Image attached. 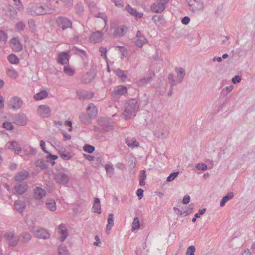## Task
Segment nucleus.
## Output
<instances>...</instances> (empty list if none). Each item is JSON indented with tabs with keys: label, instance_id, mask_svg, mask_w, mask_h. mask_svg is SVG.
Returning a JSON list of instances; mask_svg holds the SVG:
<instances>
[{
	"label": "nucleus",
	"instance_id": "obj_1",
	"mask_svg": "<svg viewBox=\"0 0 255 255\" xmlns=\"http://www.w3.org/2000/svg\"><path fill=\"white\" fill-rule=\"evenodd\" d=\"M139 104L136 99H130L125 102L124 110L121 114L124 119H129L136 115L138 111Z\"/></svg>",
	"mask_w": 255,
	"mask_h": 255
},
{
	"label": "nucleus",
	"instance_id": "obj_2",
	"mask_svg": "<svg viewBox=\"0 0 255 255\" xmlns=\"http://www.w3.org/2000/svg\"><path fill=\"white\" fill-rule=\"evenodd\" d=\"M55 10L53 8L44 6L40 2H32L28 5L27 13L32 16L51 14Z\"/></svg>",
	"mask_w": 255,
	"mask_h": 255
},
{
	"label": "nucleus",
	"instance_id": "obj_3",
	"mask_svg": "<svg viewBox=\"0 0 255 255\" xmlns=\"http://www.w3.org/2000/svg\"><path fill=\"white\" fill-rule=\"evenodd\" d=\"M188 3L190 10L194 13L202 11L205 8L203 0H188Z\"/></svg>",
	"mask_w": 255,
	"mask_h": 255
},
{
	"label": "nucleus",
	"instance_id": "obj_4",
	"mask_svg": "<svg viewBox=\"0 0 255 255\" xmlns=\"http://www.w3.org/2000/svg\"><path fill=\"white\" fill-rule=\"evenodd\" d=\"M31 232L35 237L39 239H47L50 236L49 232L46 229L40 227H33Z\"/></svg>",
	"mask_w": 255,
	"mask_h": 255
},
{
	"label": "nucleus",
	"instance_id": "obj_5",
	"mask_svg": "<svg viewBox=\"0 0 255 255\" xmlns=\"http://www.w3.org/2000/svg\"><path fill=\"white\" fill-rule=\"evenodd\" d=\"M56 22L58 26L63 30L68 28H72V23L68 18L65 17H59L56 20Z\"/></svg>",
	"mask_w": 255,
	"mask_h": 255
},
{
	"label": "nucleus",
	"instance_id": "obj_6",
	"mask_svg": "<svg viewBox=\"0 0 255 255\" xmlns=\"http://www.w3.org/2000/svg\"><path fill=\"white\" fill-rule=\"evenodd\" d=\"M51 113V108L47 105H40L37 107V113L41 117L48 118L50 116Z\"/></svg>",
	"mask_w": 255,
	"mask_h": 255
},
{
	"label": "nucleus",
	"instance_id": "obj_7",
	"mask_svg": "<svg viewBox=\"0 0 255 255\" xmlns=\"http://www.w3.org/2000/svg\"><path fill=\"white\" fill-rule=\"evenodd\" d=\"M22 99L16 96L11 98L8 103V107L10 109L18 110L20 109L22 105Z\"/></svg>",
	"mask_w": 255,
	"mask_h": 255
},
{
	"label": "nucleus",
	"instance_id": "obj_8",
	"mask_svg": "<svg viewBox=\"0 0 255 255\" xmlns=\"http://www.w3.org/2000/svg\"><path fill=\"white\" fill-rule=\"evenodd\" d=\"M12 120L13 122L18 125L25 126L27 124L28 118L25 114L19 113L15 115Z\"/></svg>",
	"mask_w": 255,
	"mask_h": 255
},
{
	"label": "nucleus",
	"instance_id": "obj_9",
	"mask_svg": "<svg viewBox=\"0 0 255 255\" xmlns=\"http://www.w3.org/2000/svg\"><path fill=\"white\" fill-rule=\"evenodd\" d=\"M134 42L137 47H142L144 44L148 42V41L141 31H138L134 39Z\"/></svg>",
	"mask_w": 255,
	"mask_h": 255
},
{
	"label": "nucleus",
	"instance_id": "obj_10",
	"mask_svg": "<svg viewBox=\"0 0 255 255\" xmlns=\"http://www.w3.org/2000/svg\"><path fill=\"white\" fill-rule=\"evenodd\" d=\"M9 45L12 50L18 52L22 50L23 46L17 37H13L9 41Z\"/></svg>",
	"mask_w": 255,
	"mask_h": 255
},
{
	"label": "nucleus",
	"instance_id": "obj_11",
	"mask_svg": "<svg viewBox=\"0 0 255 255\" xmlns=\"http://www.w3.org/2000/svg\"><path fill=\"white\" fill-rule=\"evenodd\" d=\"M5 237L10 246H15L18 242L19 237L15 236L12 232H9L5 234Z\"/></svg>",
	"mask_w": 255,
	"mask_h": 255
},
{
	"label": "nucleus",
	"instance_id": "obj_12",
	"mask_svg": "<svg viewBox=\"0 0 255 255\" xmlns=\"http://www.w3.org/2000/svg\"><path fill=\"white\" fill-rule=\"evenodd\" d=\"M88 6L89 7L90 12L92 14H94L95 17L102 18L104 21L105 26H106L107 25L108 21L106 15L102 12H99L98 13L94 14L95 10L97 9V7L95 6L94 2H89V3L88 4Z\"/></svg>",
	"mask_w": 255,
	"mask_h": 255
},
{
	"label": "nucleus",
	"instance_id": "obj_13",
	"mask_svg": "<svg viewBox=\"0 0 255 255\" xmlns=\"http://www.w3.org/2000/svg\"><path fill=\"white\" fill-rule=\"evenodd\" d=\"M55 179L58 184L63 185L67 184L69 180L68 176L63 172H59L56 174Z\"/></svg>",
	"mask_w": 255,
	"mask_h": 255
},
{
	"label": "nucleus",
	"instance_id": "obj_14",
	"mask_svg": "<svg viewBox=\"0 0 255 255\" xmlns=\"http://www.w3.org/2000/svg\"><path fill=\"white\" fill-rule=\"evenodd\" d=\"M103 35L104 34L101 31L93 32L89 37V41L93 43H99L102 41Z\"/></svg>",
	"mask_w": 255,
	"mask_h": 255
},
{
	"label": "nucleus",
	"instance_id": "obj_15",
	"mask_svg": "<svg viewBox=\"0 0 255 255\" xmlns=\"http://www.w3.org/2000/svg\"><path fill=\"white\" fill-rule=\"evenodd\" d=\"M58 233L59 239L61 242H63L68 236V231L64 224H61L58 227Z\"/></svg>",
	"mask_w": 255,
	"mask_h": 255
},
{
	"label": "nucleus",
	"instance_id": "obj_16",
	"mask_svg": "<svg viewBox=\"0 0 255 255\" xmlns=\"http://www.w3.org/2000/svg\"><path fill=\"white\" fill-rule=\"evenodd\" d=\"M128 92L127 88L124 85H118L114 88L112 92V95L113 97L122 95Z\"/></svg>",
	"mask_w": 255,
	"mask_h": 255
},
{
	"label": "nucleus",
	"instance_id": "obj_17",
	"mask_svg": "<svg viewBox=\"0 0 255 255\" xmlns=\"http://www.w3.org/2000/svg\"><path fill=\"white\" fill-rule=\"evenodd\" d=\"M152 12L156 13H161L165 9V4L158 2L152 4L150 6Z\"/></svg>",
	"mask_w": 255,
	"mask_h": 255
},
{
	"label": "nucleus",
	"instance_id": "obj_18",
	"mask_svg": "<svg viewBox=\"0 0 255 255\" xmlns=\"http://www.w3.org/2000/svg\"><path fill=\"white\" fill-rule=\"evenodd\" d=\"M128 30V28L124 25H121L117 27L114 31L113 35L115 37H121L125 35Z\"/></svg>",
	"mask_w": 255,
	"mask_h": 255
},
{
	"label": "nucleus",
	"instance_id": "obj_19",
	"mask_svg": "<svg viewBox=\"0 0 255 255\" xmlns=\"http://www.w3.org/2000/svg\"><path fill=\"white\" fill-rule=\"evenodd\" d=\"M69 52H61L59 53L57 62L62 65H65L69 62L70 56Z\"/></svg>",
	"mask_w": 255,
	"mask_h": 255
},
{
	"label": "nucleus",
	"instance_id": "obj_20",
	"mask_svg": "<svg viewBox=\"0 0 255 255\" xmlns=\"http://www.w3.org/2000/svg\"><path fill=\"white\" fill-rule=\"evenodd\" d=\"M5 147L8 149L14 151L17 154H19L21 151L20 147L16 141H12L7 143L6 144Z\"/></svg>",
	"mask_w": 255,
	"mask_h": 255
},
{
	"label": "nucleus",
	"instance_id": "obj_21",
	"mask_svg": "<svg viewBox=\"0 0 255 255\" xmlns=\"http://www.w3.org/2000/svg\"><path fill=\"white\" fill-rule=\"evenodd\" d=\"M87 112L90 118L95 117L97 115V110L96 106L93 103L89 104L87 108Z\"/></svg>",
	"mask_w": 255,
	"mask_h": 255
},
{
	"label": "nucleus",
	"instance_id": "obj_22",
	"mask_svg": "<svg viewBox=\"0 0 255 255\" xmlns=\"http://www.w3.org/2000/svg\"><path fill=\"white\" fill-rule=\"evenodd\" d=\"M125 8L131 15L134 16L136 19L140 18L143 16V13L138 12L135 9L132 8L129 5H127Z\"/></svg>",
	"mask_w": 255,
	"mask_h": 255
},
{
	"label": "nucleus",
	"instance_id": "obj_23",
	"mask_svg": "<svg viewBox=\"0 0 255 255\" xmlns=\"http://www.w3.org/2000/svg\"><path fill=\"white\" fill-rule=\"evenodd\" d=\"M46 195V191L40 187H36L34 190V197L40 200Z\"/></svg>",
	"mask_w": 255,
	"mask_h": 255
},
{
	"label": "nucleus",
	"instance_id": "obj_24",
	"mask_svg": "<svg viewBox=\"0 0 255 255\" xmlns=\"http://www.w3.org/2000/svg\"><path fill=\"white\" fill-rule=\"evenodd\" d=\"M46 208L51 212H54L57 209L56 204L54 200L47 199L45 201Z\"/></svg>",
	"mask_w": 255,
	"mask_h": 255
},
{
	"label": "nucleus",
	"instance_id": "obj_25",
	"mask_svg": "<svg viewBox=\"0 0 255 255\" xmlns=\"http://www.w3.org/2000/svg\"><path fill=\"white\" fill-rule=\"evenodd\" d=\"M27 186L24 182L17 183L15 186V189L19 194H23L27 190Z\"/></svg>",
	"mask_w": 255,
	"mask_h": 255
},
{
	"label": "nucleus",
	"instance_id": "obj_26",
	"mask_svg": "<svg viewBox=\"0 0 255 255\" xmlns=\"http://www.w3.org/2000/svg\"><path fill=\"white\" fill-rule=\"evenodd\" d=\"M126 143L131 148L137 147L139 146L138 142L134 137H127L126 139Z\"/></svg>",
	"mask_w": 255,
	"mask_h": 255
},
{
	"label": "nucleus",
	"instance_id": "obj_27",
	"mask_svg": "<svg viewBox=\"0 0 255 255\" xmlns=\"http://www.w3.org/2000/svg\"><path fill=\"white\" fill-rule=\"evenodd\" d=\"M176 71L177 73V82L178 83H180L183 81L184 77L185 75V71L182 68H176Z\"/></svg>",
	"mask_w": 255,
	"mask_h": 255
},
{
	"label": "nucleus",
	"instance_id": "obj_28",
	"mask_svg": "<svg viewBox=\"0 0 255 255\" xmlns=\"http://www.w3.org/2000/svg\"><path fill=\"white\" fill-rule=\"evenodd\" d=\"M15 209L18 212H23L26 207L25 203L21 200H16L14 203Z\"/></svg>",
	"mask_w": 255,
	"mask_h": 255
},
{
	"label": "nucleus",
	"instance_id": "obj_29",
	"mask_svg": "<svg viewBox=\"0 0 255 255\" xmlns=\"http://www.w3.org/2000/svg\"><path fill=\"white\" fill-rule=\"evenodd\" d=\"M28 176V173L26 171H22L17 173L15 176L16 181L20 183L23 180H24Z\"/></svg>",
	"mask_w": 255,
	"mask_h": 255
},
{
	"label": "nucleus",
	"instance_id": "obj_30",
	"mask_svg": "<svg viewBox=\"0 0 255 255\" xmlns=\"http://www.w3.org/2000/svg\"><path fill=\"white\" fill-rule=\"evenodd\" d=\"M92 209L95 213L98 214L101 213L100 201L99 198H96L94 199Z\"/></svg>",
	"mask_w": 255,
	"mask_h": 255
},
{
	"label": "nucleus",
	"instance_id": "obj_31",
	"mask_svg": "<svg viewBox=\"0 0 255 255\" xmlns=\"http://www.w3.org/2000/svg\"><path fill=\"white\" fill-rule=\"evenodd\" d=\"M156 135L159 138H166L168 135V130L167 128H162L159 129L156 132Z\"/></svg>",
	"mask_w": 255,
	"mask_h": 255
},
{
	"label": "nucleus",
	"instance_id": "obj_32",
	"mask_svg": "<svg viewBox=\"0 0 255 255\" xmlns=\"http://www.w3.org/2000/svg\"><path fill=\"white\" fill-rule=\"evenodd\" d=\"M8 13L11 20H14L16 19L17 16V12L16 10L12 5H9L8 9Z\"/></svg>",
	"mask_w": 255,
	"mask_h": 255
},
{
	"label": "nucleus",
	"instance_id": "obj_33",
	"mask_svg": "<svg viewBox=\"0 0 255 255\" xmlns=\"http://www.w3.org/2000/svg\"><path fill=\"white\" fill-rule=\"evenodd\" d=\"M48 96V93L45 90H42L40 92L36 93L34 96V98L35 100H41L46 98Z\"/></svg>",
	"mask_w": 255,
	"mask_h": 255
},
{
	"label": "nucleus",
	"instance_id": "obj_34",
	"mask_svg": "<svg viewBox=\"0 0 255 255\" xmlns=\"http://www.w3.org/2000/svg\"><path fill=\"white\" fill-rule=\"evenodd\" d=\"M55 3L60 6L70 7L73 4V0H56Z\"/></svg>",
	"mask_w": 255,
	"mask_h": 255
},
{
	"label": "nucleus",
	"instance_id": "obj_35",
	"mask_svg": "<svg viewBox=\"0 0 255 255\" xmlns=\"http://www.w3.org/2000/svg\"><path fill=\"white\" fill-rule=\"evenodd\" d=\"M59 255H70V253L67 247L63 245H60L58 248Z\"/></svg>",
	"mask_w": 255,
	"mask_h": 255
},
{
	"label": "nucleus",
	"instance_id": "obj_36",
	"mask_svg": "<svg viewBox=\"0 0 255 255\" xmlns=\"http://www.w3.org/2000/svg\"><path fill=\"white\" fill-rule=\"evenodd\" d=\"M153 21L157 26L163 24L164 23V19L161 15H154L152 18Z\"/></svg>",
	"mask_w": 255,
	"mask_h": 255
},
{
	"label": "nucleus",
	"instance_id": "obj_37",
	"mask_svg": "<svg viewBox=\"0 0 255 255\" xmlns=\"http://www.w3.org/2000/svg\"><path fill=\"white\" fill-rule=\"evenodd\" d=\"M7 74L13 79L16 78L18 76V72L12 66L7 68Z\"/></svg>",
	"mask_w": 255,
	"mask_h": 255
},
{
	"label": "nucleus",
	"instance_id": "obj_38",
	"mask_svg": "<svg viewBox=\"0 0 255 255\" xmlns=\"http://www.w3.org/2000/svg\"><path fill=\"white\" fill-rule=\"evenodd\" d=\"M233 196L232 192H229L226 196L223 197L220 203V206H224L227 202L233 198Z\"/></svg>",
	"mask_w": 255,
	"mask_h": 255
},
{
	"label": "nucleus",
	"instance_id": "obj_39",
	"mask_svg": "<svg viewBox=\"0 0 255 255\" xmlns=\"http://www.w3.org/2000/svg\"><path fill=\"white\" fill-rule=\"evenodd\" d=\"M75 13L77 15L80 16L83 15L84 12V6L82 3H78L75 7Z\"/></svg>",
	"mask_w": 255,
	"mask_h": 255
},
{
	"label": "nucleus",
	"instance_id": "obj_40",
	"mask_svg": "<svg viewBox=\"0 0 255 255\" xmlns=\"http://www.w3.org/2000/svg\"><path fill=\"white\" fill-rule=\"evenodd\" d=\"M113 71L123 81H125L127 78L126 74L123 70L118 68L114 69Z\"/></svg>",
	"mask_w": 255,
	"mask_h": 255
},
{
	"label": "nucleus",
	"instance_id": "obj_41",
	"mask_svg": "<svg viewBox=\"0 0 255 255\" xmlns=\"http://www.w3.org/2000/svg\"><path fill=\"white\" fill-rule=\"evenodd\" d=\"M105 168L107 175L109 177H112L114 174V168L112 164H105Z\"/></svg>",
	"mask_w": 255,
	"mask_h": 255
},
{
	"label": "nucleus",
	"instance_id": "obj_42",
	"mask_svg": "<svg viewBox=\"0 0 255 255\" xmlns=\"http://www.w3.org/2000/svg\"><path fill=\"white\" fill-rule=\"evenodd\" d=\"M151 77H144L137 82V84L139 86H142L147 85L149 83L151 80Z\"/></svg>",
	"mask_w": 255,
	"mask_h": 255
},
{
	"label": "nucleus",
	"instance_id": "obj_43",
	"mask_svg": "<svg viewBox=\"0 0 255 255\" xmlns=\"http://www.w3.org/2000/svg\"><path fill=\"white\" fill-rule=\"evenodd\" d=\"M9 62L13 64H17L19 62V59L15 54H11L7 57Z\"/></svg>",
	"mask_w": 255,
	"mask_h": 255
},
{
	"label": "nucleus",
	"instance_id": "obj_44",
	"mask_svg": "<svg viewBox=\"0 0 255 255\" xmlns=\"http://www.w3.org/2000/svg\"><path fill=\"white\" fill-rule=\"evenodd\" d=\"M140 226L139 220L138 217H135L133 219V221L132 223V230L134 231L139 228Z\"/></svg>",
	"mask_w": 255,
	"mask_h": 255
},
{
	"label": "nucleus",
	"instance_id": "obj_45",
	"mask_svg": "<svg viewBox=\"0 0 255 255\" xmlns=\"http://www.w3.org/2000/svg\"><path fill=\"white\" fill-rule=\"evenodd\" d=\"M107 125L106 123L103 124L104 129L105 131H109L112 129L113 122L111 120H108Z\"/></svg>",
	"mask_w": 255,
	"mask_h": 255
},
{
	"label": "nucleus",
	"instance_id": "obj_46",
	"mask_svg": "<svg viewBox=\"0 0 255 255\" xmlns=\"http://www.w3.org/2000/svg\"><path fill=\"white\" fill-rule=\"evenodd\" d=\"M29 30L31 32H35L36 31V27L35 21L33 19H29L28 22Z\"/></svg>",
	"mask_w": 255,
	"mask_h": 255
},
{
	"label": "nucleus",
	"instance_id": "obj_47",
	"mask_svg": "<svg viewBox=\"0 0 255 255\" xmlns=\"http://www.w3.org/2000/svg\"><path fill=\"white\" fill-rule=\"evenodd\" d=\"M64 72L68 76H72L74 73V69L69 65L64 66Z\"/></svg>",
	"mask_w": 255,
	"mask_h": 255
},
{
	"label": "nucleus",
	"instance_id": "obj_48",
	"mask_svg": "<svg viewBox=\"0 0 255 255\" xmlns=\"http://www.w3.org/2000/svg\"><path fill=\"white\" fill-rule=\"evenodd\" d=\"M21 237L22 238V241L23 242H27L29 241L31 238L30 234L27 232L23 233L21 235Z\"/></svg>",
	"mask_w": 255,
	"mask_h": 255
},
{
	"label": "nucleus",
	"instance_id": "obj_49",
	"mask_svg": "<svg viewBox=\"0 0 255 255\" xmlns=\"http://www.w3.org/2000/svg\"><path fill=\"white\" fill-rule=\"evenodd\" d=\"M8 39V35L4 31L0 30V42H6Z\"/></svg>",
	"mask_w": 255,
	"mask_h": 255
},
{
	"label": "nucleus",
	"instance_id": "obj_50",
	"mask_svg": "<svg viewBox=\"0 0 255 255\" xmlns=\"http://www.w3.org/2000/svg\"><path fill=\"white\" fill-rule=\"evenodd\" d=\"M25 27V24L24 22L20 21L18 22L15 28L16 31L18 32H20L24 29Z\"/></svg>",
	"mask_w": 255,
	"mask_h": 255
},
{
	"label": "nucleus",
	"instance_id": "obj_51",
	"mask_svg": "<svg viewBox=\"0 0 255 255\" xmlns=\"http://www.w3.org/2000/svg\"><path fill=\"white\" fill-rule=\"evenodd\" d=\"M95 148L92 145L86 144L83 147V150L88 153H91L94 151Z\"/></svg>",
	"mask_w": 255,
	"mask_h": 255
},
{
	"label": "nucleus",
	"instance_id": "obj_52",
	"mask_svg": "<svg viewBox=\"0 0 255 255\" xmlns=\"http://www.w3.org/2000/svg\"><path fill=\"white\" fill-rule=\"evenodd\" d=\"M195 251L194 246L192 245L188 247L186 250V255H194Z\"/></svg>",
	"mask_w": 255,
	"mask_h": 255
},
{
	"label": "nucleus",
	"instance_id": "obj_53",
	"mask_svg": "<svg viewBox=\"0 0 255 255\" xmlns=\"http://www.w3.org/2000/svg\"><path fill=\"white\" fill-rule=\"evenodd\" d=\"M179 172H175L171 173L167 178V182H171L173 181L176 177H177Z\"/></svg>",
	"mask_w": 255,
	"mask_h": 255
},
{
	"label": "nucleus",
	"instance_id": "obj_54",
	"mask_svg": "<svg viewBox=\"0 0 255 255\" xmlns=\"http://www.w3.org/2000/svg\"><path fill=\"white\" fill-rule=\"evenodd\" d=\"M196 168L198 170L205 171L207 169V166L205 163H197L196 164Z\"/></svg>",
	"mask_w": 255,
	"mask_h": 255
},
{
	"label": "nucleus",
	"instance_id": "obj_55",
	"mask_svg": "<svg viewBox=\"0 0 255 255\" xmlns=\"http://www.w3.org/2000/svg\"><path fill=\"white\" fill-rule=\"evenodd\" d=\"M3 128L7 130H12L13 128V126L11 123L9 122H5L3 123Z\"/></svg>",
	"mask_w": 255,
	"mask_h": 255
},
{
	"label": "nucleus",
	"instance_id": "obj_56",
	"mask_svg": "<svg viewBox=\"0 0 255 255\" xmlns=\"http://www.w3.org/2000/svg\"><path fill=\"white\" fill-rule=\"evenodd\" d=\"M60 156L63 159L66 160H69L72 158V156L69 153H65L62 152L60 153Z\"/></svg>",
	"mask_w": 255,
	"mask_h": 255
},
{
	"label": "nucleus",
	"instance_id": "obj_57",
	"mask_svg": "<svg viewBox=\"0 0 255 255\" xmlns=\"http://www.w3.org/2000/svg\"><path fill=\"white\" fill-rule=\"evenodd\" d=\"M13 0L14 2V4L16 6H17V9L18 10H20L21 9V10L23 9V5H22L21 1L20 0Z\"/></svg>",
	"mask_w": 255,
	"mask_h": 255
},
{
	"label": "nucleus",
	"instance_id": "obj_58",
	"mask_svg": "<svg viewBox=\"0 0 255 255\" xmlns=\"http://www.w3.org/2000/svg\"><path fill=\"white\" fill-rule=\"evenodd\" d=\"M101 164V159L99 157L95 158V162H92V166L94 167H98Z\"/></svg>",
	"mask_w": 255,
	"mask_h": 255
},
{
	"label": "nucleus",
	"instance_id": "obj_59",
	"mask_svg": "<svg viewBox=\"0 0 255 255\" xmlns=\"http://www.w3.org/2000/svg\"><path fill=\"white\" fill-rule=\"evenodd\" d=\"M80 119L85 124H88L90 122L89 119H87V116L85 114H81L80 116Z\"/></svg>",
	"mask_w": 255,
	"mask_h": 255
},
{
	"label": "nucleus",
	"instance_id": "obj_60",
	"mask_svg": "<svg viewBox=\"0 0 255 255\" xmlns=\"http://www.w3.org/2000/svg\"><path fill=\"white\" fill-rule=\"evenodd\" d=\"M99 51L101 53V56L103 57L105 59H106V52H107V49L106 48L104 47H101L99 49Z\"/></svg>",
	"mask_w": 255,
	"mask_h": 255
},
{
	"label": "nucleus",
	"instance_id": "obj_61",
	"mask_svg": "<svg viewBox=\"0 0 255 255\" xmlns=\"http://www.w3.org/2000/svg\"><path fill=\"white\" fill-rule=\"evenodd\" d=\"M241 78L238 75L235 76L232 79V82L234 84L240 83L241 82Z\"/></svg>",
	"mask_w": 255,
	"mask_h": 255
},
{
	"label": "nucleus",
	"instance_id": "obj_62",
	"mask_svg": "<svg viewBox=\"0 0 255 255\" xmlns=\"http://www.w3.org/2000/svg\"><path fill=\"white\" fill-rule=\"evenodd\" d=\"M117 48H118L119 49V50H120V52L122 54V56H123V57L125 56V55L128 52L127 49L126 48H125V47H122V46H117Z\"/></svg>",
	"mask_w": 255,
	"mask_h": 255
},
{
	"label": "nucleus",
	"instance_id": "obj_63",
	"mask_svg": "<svg viewBox=\"0 0 255 255\" xmlns=\"http://www.w3.org/2000/svg\"><path fill=\"white\" fill-rule=\"evenodd\" d=\"M108 224L114 225V215L113 214H109L108 216Z\"/></svg>",
	"mask_w": 255,
	"mask_h": 255
},
{
	"label": "nucleus",
	"instance_id": "obj_64",
	"mask_svg": "<svg viewBox=\"0 0 255 255\" xmlns=\"http://www.w3.org/2000/svg\"><path fill=\"white\" fill-rule=\"evenodd\" d=\"M190 197L188 195H186L184 196L182 199V203L184 204H187L190 202Z\"/></svg>",
	"mask_w": 255,
	"mask_h": 255
}]
</instances>
